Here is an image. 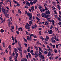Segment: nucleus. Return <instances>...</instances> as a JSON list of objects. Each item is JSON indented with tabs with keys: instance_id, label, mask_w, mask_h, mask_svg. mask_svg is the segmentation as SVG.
Wrapping results in <instances>:
<instances>
[{
	"instance_id": "nucleus-14",
	"label": "nucleus",
	"mask_w": 61,
	"mask_h": 61,
	"mask_svg": "<svg viewBox=\"0 0 61 61\" xmlns=\"http://www.w3.org/2000/svg\"><path fill=\"white\" fill-rule=\"evenodd\" d=\"M33 21V20H31V21L30 20L29 23V24L30 25H32V21Z\"/></svg>"
},
{
	"instance_id": "nucleus-58",
	"label": "nucleus",
	"mask_w": 61,
	"mask_h": 61,
	"mask_svg": "<svg viewBox=\"0 0 61 61\" xmlns=\"http://www.w3.org/2000/svg\"><path fill=\"white\" fill-rule=\"evenodd\" d=\"M57 19L58 20H59L60 21H61V19H60V18L59 17L57 18Z\"/></svg>"
},
{
	"instance_id": "nucleus-55",
	"label": "nucleus",
	"mask_w": 61,
	"mask_h": 61,
	"mask_svg": "<svg viewBox=\"0 0 61 61\" xmlns=\"http://www.w3.org/2000/svg\"><path fill=\"white\" fill-rule=\"evenodd\" d=\"M10 52H9V54L10 55H11V50H10Z\"/></svg>"
},
{
	"instance_id": "nucleus-6",
	"label": "nucleus",
	"mask_w": 61,
	"mask_h": 61,
	"mask_svg": "<svg viewBox=\"0 0 61 61\" xmlns=\"http://www.w3.org/2000/svg\"><path fill=\"white\" fill-rule=\"evenodd\" d=\"M27 39L28 41H30H30H32V37L30 38V36L29 37V36H27Z\"/></svg>"
},
{
	"instance_id": "nucleus-39",
	"label": "nucleus",
	"mask_w": 61,
	"mask_h": 61,
	"mask_svg": "<svg viewBox=\"0 0 61 61\" xmlns=\"http://www.w3.org/2000/svg\"><path fill=\"white\" fill-rule=\"evenodd\" d=\"M15 55V53L14 52H13V54H12V56H13H13H14Z\"/></svg>"
},
{
	"instance_id": "nucleus-16",
	"label": "nucleus",
	"mask_w": 61,
	"mask_h": 61,
	"mask_svg": "<svg viewBox=\"0 0 61 61\" xmlns=\"http://www.w3.org/2000/svg\"><path fill=\"white\" fill-rule=\"evenodd\" d=\"M42 12V13H44L45 11V10L44 9H42L41 10H40Z\"/></svg>"
},
{
	"instance_id": "nucleus-27",
	"label": "nucleus",
	"mask_w": 61,
	"mask_h": 61,
	"mask_svg": "<svg viewBox=\"0 0 61 61\" xmlns=\"http://www.w3.org/2000/svg\"><path fill=\"white\" fill-rule=\"evenodd\" d=\"M2 45H3V47H5V43L3 42L2 43Z\"/></svg>"
},
{
	"instance_id": "nucleus-56",
	"label": "nucleus",
	"mask_w": 61,
	"mask_h": 61,
	"mask_svg": "<svg viewBox=\"0 0 61 61\" xmlns=\"http://www.w3.org/2000/svg\"><path fill=\"white\" fill-rule=\"evenodd\" d=\"M24 45L25 47H27V44L26 43H24Z\"/></svg>"
},
{
	"instance_id": "nucleus-29",
	"label": "nucleus",
	"mask_w": 61,
	"mask_h": 61,
	"mask_svg": "<svg viewBox=\"0 0 61 61\" xmlns=\"http://www.w3.org/2000/svg\"><path fill=\"white\" fill-rule=\"evenodd\" d=\"M57 7L58 8V9L59 10H60V7L59 5H58L57 6Z\"/></svg>"
},
{
	"instance_id": "nucleus-1",
	"label": "nucleus",
	"mask_w": 61,
	"mask_h": 61,
	"mask_svg": "<svg viewBox=\"0 0 61 61\" xmlns=\"http://www.w3.org/2000/svg\"><path fill=\"white\" fill-rule=\"evenodd\" d=\"M2 10L3 13L4 15H5V16L6 18H9V15L7 14L8 12V10H5V9L3 8V7L2 8Z\"/></svg>"
},
{
	"instance_id": "nucleus-15",
	"label": "nucleus",
	"mask_w": 61,
	"mask_h": 61,
	"mask_svg": "<svg viewBox=\"0 0 61 61\" xmlns=\"http://www.w3.org/2000/svg\"><path fill=\"white\" fill-rule=\"evenodd\" d=\"M29 35H30V38L31 37H31V36H34V34H29Z\"/></svg>"
},
{
	"instance_id": "nucleus-47",
	"label": "nucleus",
	"mask_w": 61,
	"mask_h": 61,
	"mask_svg": "<svg viewBox=\"0 0 61 61\" xmlns=\"http://www.w3.org/2000/svg\"><path fill=\"white\" fill-rule=\"evenodd\" d=\"M11 38L12 40H13V41H15V40L14 39V38H13V36L11 37Z\"/></svg>"
},
{
	"instance_id": "nucleus-19",
	"label": "nucleus",
	"mask_w": 61,
	"mask_h": 61,
	"mask_svg": "<svg viewBox=\"0 0 61 61\" xmlns=\"http://www.w3.org/2000/svg\"><path fill=\"white\" fill-rule=\"evenodd\" d=\"M31 9L32 11H33L34 10V6H32L31 8Z\"/></svg>"
},
{
	"instance_id": "nucleus-3",
	"label": "nucleus",
	"mask_w": 61,
	"mask_h": 61,
	"mask_svg": "<svg viewBox=\"0 0 61 61\" xmlns=\"http://www.w3.org/2000/svg\"><path fill=\"white\" fill-rule=\"evenodd\" d=\"M39 57H40L41 58H42V59H45V57H44V55H42V53H41L40 51H39Z\"/></svg>"
},
{
	"instance_id": "nucleus-40",
	"label": "nucleus",
	"mask_w": 61,
	"mask_h": 61,
	"mask_svg": "<svg viewBox=\"0 0 61 61\" xmlns=\"http://www.w3.org/2000/svg\"><path fill=\"white\" fill-rule=\"evenodd\" d=\"M52 49H51L49 48L47 49V50H48L49 52L50 51H52Z\"/></svg>"
},
{
	"instance_id": "nucleus-64",
	"label": "nucleus",
	"mask_w": 61,
	"mask_h": 61,
	"mask_svg": "<svg viewBox=\"0 0 61 61\" xmlns=\"http://www.w3.org/2000/svg\"><path fill=\"white\" fill-rule=\"evenodd\" d=\"M37 44L38 45L40 43V42L39 41H37L36 42Z\"/></svg>"
},
{
	"instance_id": "nucleus-5",
	"label": "nucleus",
	"mask_w": 61,
	"mask_h": 61,
	"mask_svg": "<svg viewBox=\"0 0 61 61\" xmlns=\"http://www.w3.org/2000/svg\"><path fill=\"white\" fill-rule=\"evenodd\" d=\"M14 51L15 53V54L17 56H18V53H17V50H17V49L15 48L14 49Z\"/></svg>"
},
{
	"instance_id": "nucleus-45",
	"label": "nucleus",
	"mask_w": 61,
	"mask_h": 61,
	"mask_svg": "<svg viewBox=\"0 0 61 61\" xmlns=\"http://www.w3.org/2000/svg\"><path fill=\"white\" fill-rule=\"evenodd\" d=\"M36 19H37V20L38 21H39L40 20V19L37 17H36Z\"/></svg>"
},
{
	"instance_id": "nucleus-37",
	"label": "nucleus",
	"mask_w": 61,
	"mask_h": 61,
	"mask_svg": "<svg viewBox=\"0 0 61 61\" xmlns=\"http://www.w3.org/2000/svg\"><path fill=\"white\" fill-rule=\"evenodd\" d=\"M53 35L54 37L55 38V39H56V36L55 35V33H53Z\"/></svg>"
},
{
	"instance_id": "nucleus-43",
	"label": "nucleus",
	"mask_w": 61,
	"mask_h": 61,
	"mask_svg": "<svg viewBox=\"0 0 61 61\" xmlns=\"http://www.w3.org/2000/svg\"><path fill=\"white\" fill-rule=\"evenodd\" d=\"M33 4V2L32 1H31L30 2V4L31 5H32Z\"/></svg>"
},
{
	"instance_id": "nucleus-9",
	"label": "nucleus",
	"mask_w": 61,
	"mask_h": 61,
	"mask_svg": "<svg viewBox=\"0 0 61 61\" xmlns=\"http://www.w3.org/2000/svg\"><path fill=\"white\" fill-rule=\"evenodd\" d=\"M52 42V43H55L56 42V41L54 39L53 37H52L51 39Z\"/></svg>"
},
{
	"instance_id": "nucleus-53",
	"label": "nucleus",
	"mask_w": 61,
	"mask_h": 61,
	"mask_svg": "<svg viewBox=\"0 0 61 61\" xmlns=\"http://www.w3.org/2000/svg\"><path fill=\"white\" fill-rule=\"evenodd\" d=\"M52 8L53 9V10H56V8L55 7V6H53L52 7Z\"/></svg>"
},
{
	"instance_id": "nucleus-54",
	"label": "nucleus",
	"mask_w": 61,
	"mask_h": 61,
	"mask_svg": "<svg viewBox=\"0 0 61 61\" xmlns=\"http://www.w3.org/2000/svg\"><path fill=\"white\" fill-rule=\"evenodd\" d=\"M20 29L21 31V32H23V30H22V28L21 27H20Z\"/></svg>"
},
{
	"instance_id": "nucleus-23",
	"label": "nucleus",
	"mask_w": 61,
	"mask_h": 61,
	"mask_svg": "<svg viewBox=\"0 0 61 61\" xmlns=\"http://www.w3.org/2000/svg\"><path fill=\"white\" fill-rule=\"evenodd\" d=\"M13 2L14 3H15V4L16 5V4H17V2L16 1H15L14 0H13Z\"/></svg>"
},
{
	"instance_id": "nucleus-24",
	"label": "nucleus",
	"mask_w": 61,
	"mask_h": 61,
	"mask_svg": "<svg viewBox=\"0 0 61 61\" xmlns=\"http://www.w3.org/2000/svg\"><path fill=\"white\" fill-rule=\"evenodd\" d=\"M23 39H24L25 42V43H27V40L25 38H23Z\"/></svg>"
},
{
	"instance_id": "nucleus-50",
	"label": "nucleus",
	"mask_w": 61,
	"mask_h": 61,
	"mask_svg": "<svg viewBox=\"0 0 61 61\" xmlns=\"http://www.w3.org/2000/svg\"><path fill=\"white\" fill-rule=\"evenodd\" d=\"M30 53L31 54L33 53V50H31V51L30 52Z\"/></svg>"
},
{
	"instance_id": "nucleus-49",
	"label": "nucleus",
	"mask_w": 61,
	"mask_h": 61,
	"mask_svg": "<svg viewBox=\"0 0 61 61\" xmlns=\"http://www.w3.org/2000/svg\"><path fill=\"white\" fill-rule=\"evenodd\" d=\"M16 33L17 34H19V32L18 31H16Z\"/></svg>"
},
{
	"instance_id": "nucleus-35",
	"label": "nucleus",
	"mask_w": 61,
	"mask_h": 61,
	"mask_svg": "<svg viewBox=\"0 0 61 61\" xmlns=\"http://www.w3.org/2000/svg\"><path fill=\"white\" fill-rule=\"evenodd\" d=\"M20 57H22V51H21V52H20Z\"/></svg>"
},
{
	"instance_id": "nucleus-63",
	"label": "nucleus",
	"mask_w": 61,
	"mask_h": 61,
	"mask_svg": "<svg viewBox=\"0 0 61 61\" xmlns=\"http://www.w3.org/2000/svg\"><path fill=\"white\" fill-rule=\"evenodd\" d=\"M11 28L13 30L14 29V26H12L11 27Z\"/></svg>"
},
{
	"instance_id": "nucleus-48",
	"label": "nucleus",
	"mask_w": 61,
	"mask_h": 61,
	"mask_svg": "<svg viewBox=\"0 0 61 61\" xmlns=\"http://www.w3.org/2000/svg\"><path fill=\"white\" fill-rule=\"evenodd\" d=\"M12 57L11 56L10 57L9 59V60H10V61H11V60H12Z\"/></svg>"
},
{
	"instance_id": "nucleus-30",
	"label": "nucleus",
	"mask_w": 61,
	"mask_h": 61,
	"mask_svg": "<svg viewBox=\"0 0 61 61\" xmlns=\"http://www.w3.org/2000/svg\"><path fill=\"white\" fill-rule=\"evenodd\" d=\"M38 48H39V52L40 51H41V50H42L41 49V48L39 47H38Z\"/></svg>"
},
{
	"instance_id": "nucleus-59",
	"label": "nucleus",
	"mask_w": 61,
	"mask_h": 61,
	"mask_svg": "<svg viewBox=\"0 0 61 61\" xmlns=\"http://www.w3.org/2000/svg\"><path fill=\"white\" fill-rule=\"evenodd\" d=\"M25 59L24 58H23L21 60V61H25Z\"/></svg>"
},
{
	"instance_id": "nucleus-4",
	"label": "nucleus",
	"mask_w": 61,
	"mask_h": 61,
	"mask_svg": "<svg viewBox=\"0 0 61 61\" xmlns=\"http://www.w3.org/2000/svg\"><path fill=\"white\" fill-rule=\"evenodd\" d=\"M50 17V15L48 14L45 15L44 17V18H46L47 20H49L50 19V18L49 17Z\"/></svg>"
},
{
	"instance_id": "nucleus-10",
	"label": "nucleus",
	"mask_w": 61,
	"mask_h": 61,
	"mask_svg": "<svg viewBox=\"0 0 61 61\" xmlns=\"http://www.w3.org/2000/svg\"><path fill=\"white\" fill-rule=\"evenodd\" d=\"M45 15H47L48 14H50V11H49V10H48L47 11H46L45 12Z\"/></svg>"
},
{
	"instance_id": "nucleus-31",
	"label": "nucleus",
	"mask_w": 61,
	"mask_h": 61,
	"mask_svg": "<svg viewBox=\"0 0 61 61\" xmlns=\"http://www.w3.org/2000/svg\"><path fill=\"white\" fill-rule=\"evenodd\" d=\"M26 5H29V6H30V3L29 2H26Z\"/></svg>"
},
{
	"instance_id": "nucleus-60",
	"label": "nucleus",
	"mask_w": 61,
	"mask_h": 61,
	"mask_svg": "<svg viewBox=\"0 0 61 61\" xmlns=\"http://www.w3.org/2000/svg\"><path fill=\"white\" fill-rule=\"evenodd\" d=\"M27 10H26L25 12V15H26V14H27Z\"/></svg>"
},
{
	"instance_id": "nucleus-34",
	"label": "nucleus",
	"mask_w": 61,
	"mask_h": 61,
	"mask_svg": "<svg viewBox=\"0 0 61 61\" xmlns=\"http://www.w3.org/2000/svg\"><path fill=\"white\" fill-rule=\"evenodd\" d=\"M34 48L36 49V51H38V47L36 46H34Z\"/></svg>"
},
{
	"instance_id": "nucleus-36",
	"label": "nucleus",
	"mask_w": 61,
	"mask_h": 61,
	"mask_svg": "<svg viewBox=\"0 0 61 61\" xmlns=\"http://www.w3.org/2000/svg\"><path fill=\"white\" fill-rule=\"evenodd\" d=\"M25 32H26V35H27V36H28L29 35V33L28 32H27V31H25Z\"/></svg>"
},
{
	"instance_id": "nucleus-38",
	"label": "nucleus",
	"mask_w": 61,
	"mask_h": 61,
	"mask_svg": "<svg viewBox=\"0 0 61 61\" xmlns=\"http://www.w3.org/2000/svg\"><path fill=\"white\" fill-rule=\"evenodd\" d=\"M47 53H48V52L47 51H45L44 52V53L45 54H47Z\"/></svg>"
},
{
	"instance_id": "nucleus-11",
	"label": "nucleus",
	"mask_w": 61,
	"mask_h": 61,
	"mask_svg": "<svg viewBox=\"0 0 61 61\" xmlns=\"http://www.w3.org/2000/svg\"><path fill=\"white\" fill-rule=\"evenodd\" d=\"M48 33H49V34H52V33H53V31H52V30H49L48 31Z\"/></svg>"
},
{
	"instance_id": "nucleus-7",
	"label": "nucleus",
	"mask_w": 61,
	"mask_h": 61,
	"mask_svg": "<svg viewBox=\"0 0 61 61\" xmlns=\"http://www.w3.org/2000/svg\"><path fill=\"white\" fill-rule=\"evenodd\" d=\"M25 28L26 29H27L28 31H30V28L29 26H25Z\"/></svg>"
},
{
	"instance_id": "nucleus-46",
	"label": "nucleus",
	"mask_w": 61,
	"mask_h": 61,
	"mask_svg": "<svg viewBox=\"0 0 61 61\" xmlns=\"http://www.w3.org/2000/svg\"><path fill=\"white\" fill-rule=\"evenodd\" d=\"M45 9L46 11H48V9H47V7H46L45 8Z\"/></svg>"
},
{
	"instance_id": "nucleus-51",
	"label": "nucleus",
	"mask_w": 61,
	"mask_h": 61,
	"mask_svg": "<svg viewBox=\"0 0 61 61\" xmlns=\"http://www.w3.org/2000/svg\"><path fill=\"white\" fill-rule=\"evenodd\" d=\"M52 24H55V21L53 20H52Z\"/></svg>"
},
{
	"instance_id": "nucleus-17",
	"label": "nucleus",
	"mask_w": 61,
	"mask_h": 61,
	"mask_svg": "<svg viewBox=\"0 0 61 61\" xmlns=\"http://www.w3.org/2000/svg\"><path fill=\"white\" fill-rule=\"evenodd\" d=\"M49 23H47V21L45 22V25H49Z\"/></svg>"
},
{
	"instance_id": "nucleus-2",
	"label": "nucleus",
	"mask_w": 61,
	"mask_h": 61,
	"mask_svg": "<svg viewBox=\"0 0 61 61\" xmlns=\"http://www.w3.org/2000/svg\"><path fill=\"white\" fill-rule=\"evenodd\" d=\"M28 16H29V17H30L29 18V20H32V14L31 13H29V12H28L27 14Z\"/></svg>"
},
{
	"instance_id": "nucleus-41",
	"label": "nucleus",
	"mask_w": 61,
	"mask_h": 61,
	"mask_svg": "<svg viewBox=\"0 0 61 61\" xmlns=\"http://www.w3.org/2000/svg\"><path fill=\"white\" fill-rule=\"evenodd\" d=\"M39 9H40V10H41V9H42V6H39Z\"/></svg>"
},
{
	"instance_id": "nucleus-20",
	"label": "nucleus",
	"mask_w": 61,
	"mask_h": 61,
	"mask_svg": "<svg viewBox=\"0 0 61 61\" xmlns=\"http://www.w3.org/2000/svg\"><path fill=\"white\" fill-rule=\"evenodd\" d=\"M28 56H29V57H30V58H31L32 57V56H31V55L29 53H28Z\"/></svg>"
},
{
	"instance_id": "nucleus-52",
	"label": "nucleus",
	"mask_w": 61,
	"mask_h": 61,
	"mask_svg": "<svg viewBox=\"0 0 61 61\" xmlns=\"http://www.w3.org/2000/svg\"><path fill=\"white\" fill-rule=\"evenodd\" d=\"M52 46L54 48H55L56 47V45H52Z\"/></svg>"
},
{
	"instance_id": "nucleus-33",
	"label": "nucleus",
	"mask_w": 61,
	"mask_h": 61,
	"mask_svg": "<svg viewBox=\"0 0 61 61\" xmlns=\"http://www.w3.org/2000/svg\"><path fill=\"white\" fill-rule=\"evenodd\" d=\"M4 30L3 29H1V30L0 31V32L1 33H4Z\"/></svg>"
},
{
	"instance_id": "nucleus-57",
	"label": "nucleus",
	"mask_w": 61,
	"mask_h": 61,
	"mask_svg": "<svg viewBox=\"0 0 61 61\" xmlns=\"http://www.w3.org/2000/svg\"><path fill=\"white\" fill-rule=\"evenodd\" d=\"M59 25H61V21H59L58 23Z\"/></svg>"
},
{
	"instance_id": "nucleus-61",
	"label": "nucleus",
	"mask_w": 61,
	"mask_h": 61,
	"mask_svg": "<svg viewBox=\"0 0 61 61\" xmlns=\"http://www.w3.org/2000/svg\"><path fill=\"white\" fill-rule=\"evenodd\" d=\"M27 51L28 53H29L30 52V50L29 49H28L27 50Z\"/></svg>"
},
{
	"instance_id": "nucleus-28",
	"label": "nucleus",
	"mask_w": 61,
	"mask_h": 61,
	"mask_svg": "<svg viewBox=\"0 0 61 61\" xmlns=\"http://www.w3.org/2000/svg\"><path fill=\"white\" fill-rule=\"evenodd\" d=\"M17 49H18L19 50V51H20V52H22V50H21V48H19V47H17Z\"/></svg>"
},
{
	"instance_id": "nucleus-42",
	"label": "nucleus",
	"mask_w": 61,
	"mask_h": 61,
	"mask_svg": "<svg viewBox=\"0 0 61 61\" xmlns=\"http://www.w3.org/2000/svg\"><path fill=\"white\" fill-rule=\"evenodd\" d=\"M16 6H20V5L19 3H18L17 4Z\"/></svg>"
},
{
	"instance_id": "nucleus-44",
	"label": "nucleus",
	"mask_w": 61,
	"mask_h": 61,
	"mask_svg": "<svg viewBox=\"0 0 61 61\" xmlns=\"http://www.w3.org/2000/svg\"><path fill=\"white\" fill-rule=\"evenodd\" d=\"M54 52L55 53H57V50L56 49H55L54 50Z\"/></svg>"
},
{
	"instance_id": "nucleus-32",
	"label": "nucleus",
	"mask_w": 61,
	"mask_h": 61,
	"mask_svg": "<svg viewBox=\"0 0 61 61\" xmlns=\"http://www.w3.org/2000/svg\"><path fill=\"white\" fill-rule=\"evenodd\" d=\"M35 58H37V57H38V55L37 54H35Z\"/></svg>"
},
{
	"instance_id": "nucleus-62",
	"label": "nucleus",
	"mask_w": 61,
	"mask_h": 61,
	"mask_svg": "<svg viewBox=\"0 0 61 61\" xmlns=\"http://www.w3.org/2000/svg\"><path fill=\"white\" fill-rule=\"evenodd\" d=\"M37 16H40V14H37Z\"/></svg>"
},
{
	"instance_id": "nucleus-25",
	"label": "nucleus",
	"mask_w": 61,
	"mask_h": 61,
	"mask_svg": "<svg viewBox=\"0 0 61 61\" xmlns=\"http://www.w3.org/2000/svg\"><path fill=\"white\" fill-rule=\"evenodd\" d=\"M25 26H29H29H30L31 25H29V24L28 23H27Z\"/></svg>"
},
{
	"instance_id": "nucleus-22",
	"label": "nucleus",
	"mask_w": 61,
	"mask_h": 61,
	"mask_svg": "<svg viewBox=\"0 0 61 61\" xmlns=\"http://www.w3.org/2000/svg\"><path fill=\"white\" fill-rule=\"evenodd\" d=\"M52 4L54 6H56V2H52Z\"/></svg>"
},
{
	"instance_id": "nucleus-13",
	"label": "nucleus",
	"mask_w": 61,
	"mask_h": 61,
	"mask_svg": "<svg viewBox=\"0 0 61 61\" xmlns=\"http://www.w3.org/2000/svg\"><path fill=\"white\" fill-rule=\"evenodd\" d=\"M51 55V52L50 51H49L48 53V54L47 56L48 57L50 56Z\"/></svg>"
},
{
	"instance_id": "nucleus-18",
	"label": "nucleus",
	"mask_w": 61,
	"mask_h": 61,
	"mask_svg": "<svg viewBox=\"0 0 61 61\" xmlns=\"http://www.w3.org/2000/svg\"><path fill=\"white\" fill-rule=\"evenodd\" d=\"M9 49L10 50H12V48H11V45H10L9 46Z\"/></svg>"
},
{
	"instance_id": "nucleus-26",
	"label": "nucleus",
	"mask_w": 61,
	"mask_h": 61,
	"mask_svg": "<svg viewBox=\"0 0 61 61\" xmlns=\"http://www.w3.org/2000/svg\"><path fill=\"white\" fill-rule=\"evenodd\" d=\"M45 15V14L44 13H43L42 14H41V16L42 17H44V16Z\"/></svg>"
},
{
	"instance_id": "nucleus-21",
	"label": "nucleus",
	"mask_w": 61,
	"mask_h": 61,
	"mask_svg": "<svg viewBox=\"0 0 61 61\" xmlns=\"http://www.w3.org/2000/svg\"><path fill=\"white\" fill-rule=\"evenodd\" d=\"M3 3H2V2H0V7H2V5L3 4Z\"/></svg>"
},
{
	"instance_id": "nucleus-8",
	"label": "nucleus",
	"mask_w": 61,
	"mask_h": 61,
	"mask_svg": "<svg viewBox=\"0 0 61 61\" xmlns=\"http://www.w3.org/2000/svg\"><path fill=\"white\" fill-rule=\"evenodd\" d=\"M34 27L35 28H36L37 27V25H36L35 24L34 25L31 26V28L32 29H34Z\"/></svg>"
},
{
	"instance_id": "nucleus-12",
	"label": "nucleus",
	"mask_w": 61,
	"mask_h": 61,
	"mask_svg": "<svg viewBox=\"0 0 61 61\" xmlns=\"http://www.w3.org/2000/svg\"><path fill=\"white\" fill-rule=\"evenodd\" d=\"M8 21V23L9 24V25H12V22L9 19Z\"/></svg>"
}]
</instances>
